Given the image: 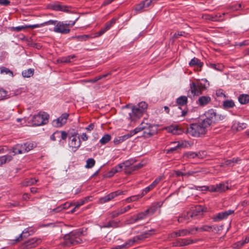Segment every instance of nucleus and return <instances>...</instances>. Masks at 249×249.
I'll list each match as a JSON object with an SVG mask.
<instances>
[{
  "label": "nucleus",
  "mask_w": 249,
  "mask_h": 249,
  "mask_svg": "<svg viewBox=\"0 0 249 249\" xmlns=\"http://www.w3.org/2000/svg\"><path fill=\"white\" fill-rule=\"evenodd\" d=\"M204 209L202 206L197 205L188 212L182 213L178 218V222L179 223H187L193 219H195L201 217L203 215Z\"/></svg>",
  "instance_id": "obj_1"
},
{
  "label": "nucleus",
  "mask_w": 249,
  "mask_h": 249,
  "mask_svg": "<svg viewBox=\"0 0 249 249\" xmlns=\"http://www.w3.org/2000/svg\"><path fill=\"white\" fill-rule=\"evenodd\" d=\"M80 233L76 232H71L65 235L64 237L63 245L65 246L71 247L81 243L82 240L80 238Z\"/></svg>",
  "instance_id": "obj_6"
},
{
  "label": "nucleus",
  "mask_w": 249,
  "mask_h": 249,
  "mask_svg": "<svg viewBox=\"0 0 249 249\" xmlns=\"http://www.w3.org/2000/svg\"><path fill=\"white\" fill-rule=\"evenodd\" d=\"M146 7L143 1L136 5L135 10L137 12L141 13L145 10Z\"/></svg>",
  "instance_id": "obj_33"
},
{
  "label": "nucleus",
  "mask_w": 249,
  "mask_h": 249,
  "mask_svg": "<svg viewBox=\"0 0 249 249\" xmlns=\"http://www.w3.org/2000/svg\"><path fill=\"white\" fill-rule=\"evenodd\" d=\"M39 26H40V25H35V24L28 25H25L17 26V27H12L10 28V29L12 31L18 32H20L22 30H25L27 28L34 29L36 28H39Z\"/></svg>",
  "instance_id": "obj_16"
},
{
  "label": "nucleus",
  "mask_w": 249,
  "mask_h": 249,
  "mask_svg": "<svg viewBox=\"0 0 249 249\" xmlns=\"http://www.w3.org/2000/svg\"><path fill=\"white\" fill-rule=\"evenodd\" d=\"M147 108V104L144 102H142L137 106H133L131 108V111L129 112V119L131 122H135L139 119L145 111Z\"/></svg>",
  "instance_id": "obj_3"
},
{
  "label": "nucleus",
  "mask_w": 249,
  "mask_h": 249,
  "mask_svg": "<svg viewBox=\"0 0 249 249\" xmlns=\"http://www.w3.org/2000/svg\"><path fill=\"white\" fill-rule=\"evenodd\" d=\"M233 213L234 211L229 210L218 213L216 215H214L213 218L214 222H218L227 218L229 215Z\"/></svg>",
  "instance_id": "obj_14"
},
{
  "label": "nucleus",
  "mask_w": 249,
  "mask_h": 249,
  "mask_svg": "<svg viewBox=\"0 0 249 249\" xmlns=\"http://www.w3.org/2000/svg\"><path fill=\"white\" fill-rule=\"evenodd\" d=\"M185 156L188 158H192L194 159L196 157H198V154L197 153L193 152H189L188 153H186L185 154Z\"/></svg>",
  "instance_id": "obj_50"
},
{
  "label": "nucleus",
  "mask_w": 249,
  "mask_h": 249,
  "mask_svg": "<svg viewBox=\"0 0 249 249\" xmlns=\"http://www.w3.org/2000/svg\"><path fill=\"white\" fill-rule=\"evenodd\" d=\"M206 119L203 120V122H207L209 123V127L213 124L217 123L225 119V116L219 114L213 109H210L205 113Z\"/></svg>",
  "instance_id": "obj_7"
},
{
  "label": "nucleus",
  "mask_w": 249,
  "mask_h": 249,
  "mask_svg": "<svg viewBox=\"0 0 249 249\" xmlns=\"http://www.w3.org/2000/svg\"><path fill=\"white\" fill-rule=\"evenodd\" d=\"M12 159V157L10 155H4L0 157V166L7 162H9Z\"/></svg>",
  "instance_id": "obj_29"
},
{
  "label": "nucleus",
  "mask_w": 249,
  "mask_h": 249,
  "mask_svg": "<svg viewBox=\"0 0 249 249\" xmlns=\"http://www.w3.org/2000/svg\"><path fill=\"white\" fill-rule=\"evenodd\" d=\"M111 139V136L109 134L105 135L100 140V142L102 144H105L108 142Z\"/></svg>",
  "instance_id": "obj_42"
},
{
  "label": "nucleus",
  "mask_w": 249,
  "mask_h": 249,
  "mask_svg": "<svg viewBox=\"0 0 249 249\" xmlns=\"http://www.w3.org/2000/svg\"><path fill=\"white\" fill-rule=\"evenodd\" d=\"M124 165V170H125V172L126 173V170L127 171H131V167L133 166L132 163L130 161H126L122 163Z\"/></svg>",
  "instance_id": "obj_44"
},
{
  "label": "nucleus",
  "mask_w": 249,
  "mask_h": 249,
  "mask_svg": "<svg viewBox=\"0 0 249 249\" xmlns=\"http://www.w3.org/2000/svg\"><path fill=\"white\" fill-rule=\"evenodd\" d=\"M53 31L56 33L62 35L68 34L70 32V29L68 28L67 23L62 21H57Z\"/></svg>",
  "instance_id": "obj_11"
},
{
  "label": "nucleus",
  "mask_w": 249,
  "mask_h": 249,
  "mask_svg": "<svg viewBox=\"0 0 249 249\" xmlns=\"http://www.w3.org/2000/svg\"><path fill=\"white\" fill-rule=\"evenodd\" d=\"M150 125L149 124L142 122L139 127H136L133 130L130 131L128 134L122 136H120V137L122 139V141L124 142V141L143 130H144L143 134H144L145 136H150L153 135L154 132H152L150 131Z\"/></svg>",
  "instance_id": "obj_4"
},
{
  "label": "nucleus",
  "mask_w": 249,
  "mask_h": 249,
  "mask_svg": "<svg viewBox=\"0 0 249 249\" xmlns=\"http://www.w3.org/2000/svg\"><path fill=\"white\" fill-rule=\"evenodd\" d=\"M154 232V230H152L147 231L142 233V234L134 237L132 239H129L125 244L121 245L120 248H129L135 243H138L141 241H142L146 238L150 236Z\"/></svg>",
  "instance_id": "obj_5"
},
{
  "label": "nucleus",
  "mask_w": 249,
  "mask_h": 249,
  "mask_svg": "<svg viewBox=\"0 0 249 249\" xmlns=\"http://www.w3.org/2000/svg\"><path fill=\"white\" fill-rule=\"evenodd\" d=\"M208 127L209 123L202 121L198 123L191 124L187 128L186 133L194 137H200L206 133Z\"/></svg>",
  "instance_id": "obj_2"
},
{
  "label": "nucleus",
  "mask_w": 249,
  "mask_h": 249,
  "mask_svg": "<svg viewBox=\"0 0 249 249\" xmlns=\"http://www.w3.org/2000/svg\"><path fill=\"white\" fill-rule=\"evenodd\" d=\"M57 21L58 20H48L45 22H43L41 24H36V25H40L39 27L44 26L46 25H53L55 26Z\"/></svg>",
  "instance_id": "obj_43"
},
{
  "label": "nucleus",
  "mask_w": 249,
  "mask_h": 249,
  "mask_svg": "<svg viewBox=\"0 0 249 249\" xmlns=\"http://www.w3.org/2000/svg\"><path fill=\"white\" fill-rule=\"evenodd\" d=\"M95 164V160L92 158L88 159L86 161L85 167L87 168H91L93 167Z\"/></svg>",
  "instance_id": "obj_39"
},
{
  "label": "nucleus",
  "mask_w": 249,
  "mask_h": 249,
  "mask_svg": "<svg viewBox=\"0 0 249 249\" xmlns=\"http://www.w3.org/2000/svg\"><path fill=\"white\" fill-rule=\"evenodd\" d=\"M187 97L185 96H181L177 99V103L179 106H183L187 104Z\"/></svg>",
  "instance_id": "obj_30"
},
{
  "label": "nucleus",
  "mask_w": 249,
  "mask_h": 249,
  "mask_svg": "<svg viewBox=\"0 0 249 249\" xmlns=\"http://www.w3.org/2000/svg\"><path fill=\"white\" fill-rule=\"evenodd\" d=\"M116 22V19L115 18H112L111 20H110L109 22L106 23L105 27L104 28L107 30H108L112 26V25L115 23Z\"/></svg>",
  "instance_id": "obj_47"
},
{
  "label": "nucleus",
  "mask_w": 249,
  "mask_h": 249,
  "mask_svg": "<svg viewBox=\"0 0 249 249\" xmlns=\"http://www.w3.org/2000/svg\"><path fill=\"white\" fill-rule=\"evenodd\" d=\"M203 81L207 82L206 79L202 80V81H197L196 82H192L190 85V91L193 95L199 96L202 94V91L206 89L205 83Z\"/></svg>",
  "instance_id": "obj_8"
},
{
  "label": "nucleus",
  "mask_w": 249,
  "mask_h": 249,
  "mask_svg": "<svg viewBox=\"0 0 249 249\" xmlns=\"http://www.w3.org/2000/svg\"><path fill=\"white\" fill-rule=\"evenodd\" d=\"M238 101L241 104H246L249 102V95L242 94L238 97Z\"/></svg>",
  "instance_id": "obj_28"
},
{
  "label": "nucleus",
  "mask_w": 249,
  "mask_h": 249,
  "mask_svg": "<svg viewBox=\"0 0 249 249\" xmlns=\"http://www.w3.org/2000/svg\"><path fill=\"white\" fill-rule=\"evenodd\" d=\"M166 130L174 135H179L182 133V131L181 129L179 128L178 126L171 125L166 127Z\"/></svg>",
  "instance_id": "obj_19"
},
{
  "label": "nucleus",
  "mask_w": 249,
  "mask_h": 249,
  "mask_svg": "<svg viewBox=\"0 0 249 249\" xmlns=\"http://www.w3.org/2000/svg\"><path fill=\"white\" fill-rule=\"evenodd\" d=\"M27 152L33 149L36 146V144L34 142H27L24 143Z\"/></svg>",
  "instance_id": "obj_38"
},
{
  "label": "nucleus",
  "mask_w": 249,
  "mask_h": 249,
  "mask_svg": "<svg viewBox=\"0 0 249 249\" xmlns=\"http://www.w3.org/2000/svg\"><path fill=\"white\" fill-rule=\"evenodd\" d=\"M223 107L225 108H232L233 107H234L235 104L234 102L231 100H226L224 102H223Z\"/></svg>",
  "instance_id": "obj_35"
},
{
  "label": "nucleus",
  "mask_w": 249,
  "mask_h": 249,
  "mask_svg": "<svg viewBox=\"0 0 249 249\" xmlns=\"http://www.w3.org/2000/svg\"><path fill=\"white\" fill-rule=\"evenodd\" d=\"M7 92L2 88H0V101L7 98Z\"/></svg>",
  "instance_id": "obj_45"
},
{
  "label": "nucleus",
  "mask_w": 249,
  "mask_h": 249,
  "mask_svg": "<svg viewBox=\"0 0 249 249\" xmlns=\"http://www.w3.org/2000/svg\"><path fill=\"white\" fill-rule=\"evenodd\" d=\"M106 31H107L104 28L100 30V31L96 33V36H99L103 35Z\"/></svg>",
  "instance_id": "obj_59"
},
{
  "label": "nucleus",
  "mask_w": 249,
  "mask_h": 249,
  "mask_svg": "<svg viewBox=\"0 0 249 249\" xmlns=\"http://www.w3.org/2000/svg\"><path fill=\"white\" fill-rule=\"evenodd\" d=\"M142 166L143 165L141 163H139L138 164L133 165V166L131 167V170L129 171L126 170V173L128 174H131L133 171L141 168L142 167Z\"/></svg>",
  "instance_id": "obj_46"
},
{
  "label": "nucleus",
  "mask_w": 249,
  "mask_h": 249,
  "mask_svg": "<svg viewBox=\"0 0 249 249\" xmlns=\"http://www.w3.org/2000/svg\"><path fill=\"white\" fill-rule=\"evenodd\" d=\"M68 7L60 4H54L52 6V9L55 11H67Z\"/></svg>",
  "instance_id": "obj_34"
},
{
  "label": "nucleus",
  "mask_w": 249,
  "mask_h": 249,
  "mask_svg": "<svg viewBox=\"0 0 249 249\" xmlns=\"http://www.w3.org/2000/svg\"><path fill=\"white\" fill-rule=\"evenodd\" d=\"M88 37L89 36L87 35H83L75 36L74 38H76L78 41H84L86 40Z\"/></svg>",
  "instance_id": "obj_55"
},
{
  "label": "nucleus",
  "mask_w": 249,
  "mask_h": 249,
  "mask_svg": "<svg viewBox=\"0 0 249 249\" xmlns=\"http://www.w3.org/2000/svg\"><path fill=\"white\" fill-rule=\"evenodd\" d=\"M10 2L8 0H0V4L7 6L10 4Z\"/></svg>",
  "instance_id": "obj_64"
},
{
  "label": "nucleus",
  "mask_w": 249,
  "mask_h": 249,
  "mask_svg": "<svg viewBox=\"0 0 249 249\" xmlns=\"http://www.w3.org/2000/svg\"><path fill=\"white\" fill-rule=\"evenodd\" d=\"M237 162V159L229 160L225 161V164L229 166H233L235 163Z\"/></svg>",
  "instance_id": "obj_54"
},
{
  "label": "nucleus",
  "mask_w": 249,
  "mask_h": 249,
  "mask_svg": "<svg viewBox=\"0 0 249 249\" xmlns=\"http://www.w3.org/2000/svg\"><path fill=\"white\" fill-rule=\"evenodd\" d=\"M37 181V179L34 178L27 179L22 183V185L24 186L32 185L35 184Z\"/></svg>",
  "instance_id": "obj_32"
},
{
  "label": "nucleus",
  "mask_w": 249,
  "mask_h": 249,
  "mask_svg": "<svg viewBox=\"0 0 249 249\" xmlns=\"http://www.w3.org/2000/svg\"><path fill=\"white\" fill-rule=\"evenodd\" d=\"M68 134L69 133H67L66 132L64 131H61V139L62 140H65L67 139Z\"/></svg>",
  "instance_id": "obj_57"
},
{
  "label": "nucleus",
  "mask_w": 249,
  "mask_h": 249,
  "mask_svg": "<svg viewBox=\"0 0 249 249\" xmlns=\"http://www.w3.org/2000/svg\"><path fill=\"white\" fill-rule=\"evenodd\" d=\"M123 194V192L121 191H117L114 192H112L108 195L99 198L98 202L100 204H103L108 202L116 196Z\"/></svg>",
  "instance_id": "obj_12"
},
{
  "label": "nucleus",
  "mask_w": 249,
  "mask_h": 249,
  "mask_svg": "<svg viewBox=\"0 0 249 249\" xmlns=\"http://www.w3.org/2000/svg\"><path fill=\"white\" fill-rule=\"evenodd\" d=\"M123 142V141H122V139L120 137H116L114 140V142L115 144H118L122 142Z\"/></svg>",
  "instance_id": "obj_61"
},
{
  "label": "nucleus",
  "mask_w": 249,
  "mask_h": 249,
  "mask_svg": "<svg viewBox=\"0 0 249 249\" xmlns=\"http://www.w3.org/2000/svg\"><path fill=\"white\" fill-rule=\"evenodd\" d=\"M181 236H184L190 234H194L195 233V228H190L189 229H182L179 230Z\"/></svg>",
  "instance_id": "obj_27"
},
{
  "label": "nucleus",
  "mask_w": 249,
  "mask_h": 249,
  "mask_svg": "<svg viewBox=\"0 0 249 249\" xmlns=\"http://www.w3.org/2000/svg\"><path fill=\"white\" fill-rule=\"evenodd\" d=\"M19 146V148L21 150V154H23L26 152H27V150L26 149L25 145L24 143L23 144H18Z\"/></svg>",
  "instance_id": "obj_56"
},
{
  "label": "nucleus",
  "mask_w": 249,
  "mask_h": 249,
  "mask_svg": "<svg viewBox=\"0 0 249 249\" xmlns=\"http://www.w3.org/2000/svg\"><path fill=\"white\" fill-rule=\"evenodd\" d=\"M164 178L163 176H161L156 178L155 180L151 184L152 186L154 188L161 180Z\"/></svg>",
  "instance_id": "obj_51"
},
{
  "label": "nucleus",
  "mask_w": 249,
  "mask_h": 249,
  "mask_svg": "<svg viewBox=\"0 0 249 249\" xmlns=\"http://www.w3.org/2000/svg\"><path fill=\"white\" fill-rule=\"evenodd\" d=\"M211 66L212 68L219 71H222L224 68V66L221 64H212Z\"/></svg>",
  "instance_id": "obj_48"
},
{
  "label": "nucleus",
  "mask_w": 249,
  "mask_h": 249,
  "mask_svg": "<svg viewBox=\"0 0 249 249\" xmlns=\"http://www.w3.org/2000/svg\"><path fill=\"white\" fill-rule=\"evenodd\" d=\"M68 117V113L62 114L60 117L53 121V125L56 127H61L66 123Z\"/></svg>",
  "instance_id": "obj_13"
},
{
  "label": "nucleus",
  "mask_w": 249,
  "mask_h": 249,
  "mask_svg": "<svg viewBox=\"0 0 249 249\" xmlns=\"http://www.w3.org/2000/svg\"><path fill=\"white\" fill-rule=\"evenodd\" d=\"M41 242L40 239L32 238L23 245V249H30L36 247Z\"/></svg>",
  "instance_id": "obj_15"
},
{
  "label": "nucleus",
  "mask_w": 249,
  "mask_h": 249,
  "mask_svg": "<svg viewBox=\"0 0 249 249\" xmlns=\"http://www.w3.org/2000/svg\"><path fill=\"white\" fill-rule=\"evenodd\" d=\"M193 143L191 142H189L187 141H183L181 142H178L177 145L175 147H172L169 149L168 151V152H172L174 150H176L177 148L179 147H191Z\"/></svg>",
  "instance_id": "obj_18"
},
{
  "label": "nucleus",
  "mask_w": 249,
  "mask_h": 249,
  "mask_svg": "<svg viewBox=\"0 0 249 249\" xmlns=\"http://www.w3.org/2000/svg\"><path fill=\"white\" fill-rule=\"evenodd\" d=\"M34 74V70L29 69L27 70H25L22 72V75L24 77H30Z\"/></svg>",
  "instance_id": "obj_40"
},
{
  "label": "nucleus",
  "mask_w": 249,
  "mask_h": 249,
  "mask_svg": "<svg viewBox=\"0 0 249 249\" xmlns=\"http://www.w3.org/2000/svg\"><path fill=\"white\" fill-rule=\"evenodd\" d=\"M84 203V200H81L80 201H77L76 203H74V205H75V208H78Z\"/></svg>",
  "instance_id": "obj_60"
},
{
  "label": "nucleus",
  "mask_w": 249,
  "mask_h": 249,
  "mask_svg": "<svg viewBox=\"0 0 249 249\" xmlns=\"http://www.w3.org/2000/svg\"><path fill=\"white\" fill-rule=\"evenodd\" d=\"M148 215V214L147 213H146V211H144L143 212L139 213L136 215L133 216V217L132 218V219L133 222H136L139 220L145 219L147 217Z\"/></svg>",
  "instance_id": "obj_22"
},
{
  "label": "nucleus",
  "mask_w": 249,
  "mask_h": 249,
  "mask_svg": "<svg viewBox=\"0 0 249 249\" xmlns=\"http://www.w3.org/2000/svg\"><path fill=\"white\" fill-rule=\"evenodd\" d=\"M161 204L160 202H157L156 204L152 205L149 208L147 209L145 211L146 213H147L148 214H153L157 210L158 207H161Z\"/></svg>",
  "instance_id": "obj_24"
},
{
  "label": "nucleus",
  "mask_w": 249,
  "mask_h": 249,
  "mask_svg": "<svg viewBox=\"0 0 249 249\" xmlns=\"http://www.w3.org/2000/svg\"><path fill=\"white\" fill-rule=\"evenodd\" d=\"M194 243V241L191 239H181L178 240L174 243L175 246H185Z\"/></svg>",
  "instance_id": "obj_17"
},
{
  "label": "nucleus",
  "mask_w": 249,
  "mask_h": 249,
  "mask_svg": "<svg viewBox=\"0 0 249 249\" xmlns=\"http://www.w3.org/2000/svg\"><path fill=\"white\" fill-rule=\"evenodd\" d=\"M213 230H215L216 228L215 227H213L211 226H208V225H204L200 228L196 227L195 228V231H213Z\"/></svg>",
  "instance_id": "obj_25"
},
{
  "label": "nucleus",
  "mask_w": 249,
  "mask_h": 249,
  "mask_svg": "<svg viewBox=\"0 0 249 249\" xmlns=\"http://www.w3.org/2000/svg\"><path fill=\"white\" fill-rule=\"evenodd\" d=\"M211 101V98L210 97L208 96H203L198 98L197 103L200 106L203 107L208 104Z\"/></svg>",
  "instance_id": "obj_20"
},
{
  "label": "nucleus",
  "mask_w": 249,
  "mask_h": 249,
  "mask_svg": "<svg viewBox=\"0 0 249 249\" xmlns=\"http://www.w3.org/2000/svg\"><path fill=\"white\" fill-rule=\"evenodd\" d=\"M203 64V63L201 62L199 59L195 57L193 58L189 63V65L191 67L197 66L199 68L197 69V71H201V68L202 67Z\"/></svg>",
  "instance_id": "obj_23"
},
{
  "label": "nucleus",
  "mask_w": 249,
  "mask_h": 249,
  "mask_svg": "<svg viewBox=\"0 0 249 249\" xmlns=\"http://www.w3.org/2000/svg\"><path fill=\"white\" fill-rule=\"evenodd\" d=\"M154 188L150 184L149 186L146 187L144 190H142V194L140 195L142 196V197L145 195L148 192H149L150 190H152Z\"/></svg>",
  "instance_id": "obj_52"
},
{
  "label": "nucleus",
  "mask_w": 249,
  "mask_h": 249,
  "mask_svg": "<svg viewBox=\"0 0 249 249\" xmlns=\"http://www.w3.org/2000/svg\"><path fill=\"white\" fill-rule=\"evenodd\" d=\"M140 198H142V196H141L140 195L133 196H131L130 197L127 198L125 199V201L127 203H130L131 202L137 201Z\"/></svg>",
  "instance_id": "obj_41"
},
{
  "label": "nucleus",
  "mask_w": 249,
  "mask_h": 249,
  "mask_svg": "<svg viewBox=\"0 0 249 249\" xmlns=\"http://www.w3.org/2000/svg\"><path fill=\"white\" fill-rule=\"evenodd\" d=\"M178 236H181V235H180L179 230L178 231H175L171 234V237L173 238H175V237H178Z\"/></svg>",
  "instance_id": "obj_62"
},
{
  "label": "nucleus",
  "mask_w": 249,
  "mask_h": 249,
  "mask_svg": "<svg viewBox=\"0 0 249 249\" xmlns=\"http://www.w3.org/2000/svg\"><path fill=\"white\" fill-rule=\"evenodd\" d=\"M111 75V73H107L106 74L101 75L95 77V78L97 79V81L102 79L103 78H105L109 75Z\"/></svg>",
  "instance_id": "obj_58"
},
{
  "label": "nucleus",
  "mask_w": 249,
  "mask_h": 249,
  "mask_svg": "<svg viewBox=\"0 0 249 249\" xmlns=\"http://www.w3.org/2000/svg\"><path fill=\"white\" fill-rule=\"evenodd\" d=\"M221 17L222 16L220 14H217L215 16L212 15H205V18L211 20L212 21H222L223 19L221 18Z\"/></svg>",
  "instance_id": "obj_26"
},
{
  "label": "nucleus",
  "mask_w": 249,
  "mask_h": 249,
  "mask_svg": "<svg viewBox=\"0 0 249 249\" xmlns=\"http://www.w3.org/2000/svg\"><path fill=\"white\" fill-rule=\"evenodd\" d=\"M12 151L13 153H14V155L16 154H21V150L19 148V146L18 144L16 145L15 146H14L12 149Z\"/></svg>",
  "instance_id": "obj_49"
},
{
  "label": "nucleus",
  "mask_w": 249,
  "mask_h": 249,
  "mask_svg": "<svg viewBox=\"0 0 249 249\" xmlns=\"http://www.w3.org/2000/svg\"><path fill=\"white\" fill-rule=\"evenodd\" d=\"M72 204H71L69 202H66L63 205H61V207H62L63 210L68 209Z\"/></svg>",
  "instance_id": "obj_63"
},
{
  "label": "nucleus",
  "mask_w": 249,
  "mask_h": 249,
  "mask_svg": "<svg viewBox=\"0 0 249 249\" xmlns=\"http://www.w3.org/2000/svg\"><path fill=\"white\" fill-rule=\"evenodd\" d=\"M228 189V186L225 184L219 183V184H216V189L215 190L217 191V192H223Z\"/></svg>",
  "instance_id": "obj_31"
},
{
  "label": "nucleus",
  "mask_w": 249,
  "mask_h": 249,
  "mask_svg": "<svg viewBox=\"0 0 249 249\" xmlns=\"http://www.w3.org/2000/svg\"><path fill=\"white\" fill-rule=\"evenodd\" d=\"M73 57H74V56H67V57L61 58L58 59V61L59 62H60L61 63L70 62V60H71V59Z\"/></svg>",
  "instance_id": "obj_53"
},
{
  "label": "nucleus",
  "mask_w": 249,
  "mask_h": 249,
  "mask_svg": "<svg viewBox=\"0 0 249 249\" xmlns=\"http://www.w3.org/2000/svg\"><path fill=\"white\" fill-rule=\"evenodd\" d=\"M124 165L123 164L120 163L118 165H117L116 166L113 168L111 170V173H112V174H114L117 172H119L121 171L123 169L124 170Z\"/></svg>",
  "instance_id": "obj_37"
},
{
  "label": "nucleus",
  "mask_w": 249,
  "mask_h": 249,
  "mask_svg": "<svg viewBox=\"0 0 249 249\" xmlns=\"http://www.w3.org/2000/svg\"><path fill=\"white\" fill-rule=\"evenodd\" d=\"M77 135L76 132H69V145L73 151H75L81 145V141Z\"/></svg>",
  "instance_id": "obj_9"
},
{
  "label": "nucleus",
  "mask_w": 249,
  "mask_h": 249,
  "mask_svg": "<svg viewBox=\"0 0 249 249\" xmlns=\"http://www.w3.org/2000/svg\"><path fill=\"white\" fill-rule=\"evenodd\" d=\"M0 72L1 74L4 73L5 74H8L12 77L14 76L13 72L8 68L5 67L0 68Z\"/></svg>",
  "instance_id": "obj_36"
},
{
  "label": "nucleus",
  "mask_w": 249,
  "mask_h": 249,
  "mask_svg": "<svg viewBox=\"0 0 249 249\" xmlns=\"http://www.w3.org/2000/svg\"><path fill=\"white\" fill-rule=\"evenodd\" d=\"M49 118V115L44 112H39L35 115L32 121L34 125L36 126L41 125L47 123Z\"/></svg>",
  "instance_id": "obj_10"
},
{
  "label": "nucleus",
  "mask_w": 249,
  "mask_h": 249,
  "mask_svg": "<svg viewBox=\"0 0 249 249\" xmlns=\"http://www.w3.org/2000/svg\"><path fill=\"white\" fill-rule=\"evenodd\" d=\"M131 208V207L130 205H128L126 207L123 208H120L117 210H115L112 212V216L113 217H117L119 216L120 214H122L128 210H129Z\"/></svg>",
  "instance_id": "obj_21"
}]
</instances>
